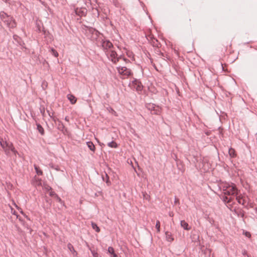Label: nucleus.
Masks as SVG:
<instances>
[{
	"instance_id": "obj_1",
	"label": "nucleus",
	"mask_w": 257,
	"mask_h": 257,
	"mask_svg": "<svg viewBox=\"0 0 257 257\" xmlns=\"http://www.w3.org/2000/svg\"><path fill=\"white\" fill-rule=\"evenodd\" d=\"M0 18L10 28H14L17 26V24L14 18L4 12H0Z\"/></svg>"
},
{
	"instance_id": "obj_2",
	"label": "nucleus",
	"mask_w": 257,
	"mask_h": 257,
	"mask_svg": "<svg viewBox=\"0 0 257 257\" xmlns=\"http://www.w3.org/2000/svg\"><path fill=\"white\" fill-rule=\"evenodd\" d=\"M0 145L7 154H9L11 152L16 154V151L11 142L1 140Z\"/></svg>"
},
{
	"instance_id": "obj_3",
	"label": "nucleus",
	"mask_w": 257,
	"mask_h": 257,
	"mask_svg": "<svg viewBox=\"0 0 257 257\" xmlns=\"http://www.w3.org/2000/svg\"><path fill=\"white\" fill-rule=\"evenodd\" d=\"M117 70L118 73L121 76V78L123 79L127 78L132 75L131 70L126 67L119 66L117 67Z\"/></svg>"
},
{
	"instance_id": "obj_4",
	"label": "nucleus",
	"mask_w": 257,
	"mask_h": 257,
	"mask_svg": "<svg viewBox=\"0 0 257 257\" xmlns=\"http://www.w3.org/2000/svg\"><path fill=\"white\" fill-rule=\"evenodd\" d=\"M108 55H109V56H108L109 58L114 63H116L120 59V58L117 57V55L116 53L114 51H113L112 50H110Z\"/></svg>"
},
{
	"instance_id": "obj_5",
	"label": "nucleus",
	"mask_w": 257,
	"mask_h": 257,
	"mask_svg": "<svg viewBox=\"0 0 257 257\" xmlns=\"http://www.w3.org/2000/svg\"><path fill=\"white\" fill-rule=\"evenodd\" d=\"M132 85L133 88L136 89L137 91H141L143 88V86L142 83L137 80L133 81L132 82Z\"/></svg>"
},
{
	"instance_id": "obj_6",
	"label": "nucleus",
	"mask_w": 257,
	"mask_h": 257,
	"mask_svg": "<svg viewBox=\"0 0 257 257\" xmlns=\"http://www.w3.org/2000/svg\"><path fill=\"white\" fill-rule=\"evenodd\" d=\"M102 46L104 49L106 50H111L113 48V45L112 43L108 40L103 41L102 43Z\"/></svg>"
},
{
	"instance_id": "obj_7",
	"label": "nucleus",
	"mask_w": 257,
	"mask_h": 257,
	"mask_svg": "<svg viewBox=\"0 0 257 257\" xmlns=\"http://www.w3.org/2000/svg\"><path fill=\"white\" fill-rule=\"evenodd\" d=\"M230 193H233V196H236L238 194V190L235 185L229 186L227 188Z\"/></svg>"
},
{
	"instance_id": "obj_8",
	"label": "nucleus",
	"mask_w": 257,
	"mask_h": 257,
	"mask_svg": "<svg viewBox=\"0 0 257 257\" xmlns=\"http://www.w3.org/2000/svg\"><path fill=\"white\" fill-rule=\"evenodd\" d=\"M75 13L80 16H82L83 15H85L86 10L85 9H76L75 10Z\"/></svg>"
},
{
	"instance_id": "obj_9",
	"label": "nucleus",
	"mask_w": 257,
	"mask_h": 257,
	"mask_svg": "<svg viewBox=\"0 0 257 257\" xmlns=\"http://www.w3.org/2000/svg\"><path fill=\"white\" fill-rule=\"evenodd\" d=\"M223 201L225 203L228 204L229 205H231L232 204V201L233 200V198L232 197H227V196H224L223 198Z\"/></svg>"
},
{
	"instance_id": "obj_10",
	"label": "nucleus",
	"mask_w": 257,
	"mask_h": 257,
	"mask_svg": "<svg viewBox=\"0 0 257 257\" xmlns=\"http://www.w3.org/2000/svg\"><path fill=\"white\" fill-rule=\"evenodd\" d=\"M67 98L70 100L71 104H74L76 102V98L72 94L67 95Z\"/></svg>"
},
{
	"instance_id": "obj_11",
	"label": "nucleus",
	"mask_w": 257,
	"mask_h": 257,
	"mask_svg": "<svg viewBox=\"0 0 257 257\" xmlns=\"http://www.w3.org/2000/svg\"><path fill=\"white\" fill-rule=\"evenodd\" d=\"M181 226L186 230H189L190 229V227L189 226L188 223L186 222L185 220L181 221Z\"/></svg>"
},
{
	"instance_id": "obj_12",
	"label": "nucleus",
	"mask_w": 257,
	"mask_h": 257,
	"mask_svg": "<svg viewBox=\"0 0 257 257\" xmlns=\"http://www.w3.org/2000/svg\"><path fill=\"white\" fill-rule=\"evenodd\" d=\"M45 201H46V202L47 203L46 205V207L47 208H50L51 207L52 203V199L46 196L45 197Z\"/></svg>"
},
{
	"instance_id": "obj_13",
	"label": "nucleus",
	"mask_w": 257,
	"mask_h": 257,
	"mask_svg": "<svg viewBox=\"0 0 257 257\" xmlns=\"http://www.w3.org/2000/svg\"><path fill=\"white\" fill-rule=\"evenodd\" d=\"M107 251L112 255V257H118V255L114 252V249L112 247H108Z\"/></svg>"
},
{
	"instance_id": "obj_14",
	"label": "nucleus",
	"mask_w": 257,
	"mask_h": 257,
	"mask_svg": "<svg viewBox=\"0 0 257 257\" xmlns=\"http://www.w3.org/2000/svg\"><path fill=\"white\" fill-rule=\"evenodd\" d=\"M134 163H135V165L134 164L133 162H130V165H131L132 166V167L134 169V170H135L136 173L138 174V173L136 170V166H137L138 167L139 170H141L140 165L138 163V162H137V161L134 162Z\"/></svg>"
},
{
	"instance_id": "obj_15",
	"label": "nucleus",
	"mask_w": 257,
	"mask_h": 257,
	"mask_svg": "<svg viewBox=\"0 0 257 257\" xmlns=\"http://www.w3.org/2000/svg\"><path fill=\"white\" fill-rule=\"evenodd\" d=\"M161 112V109L159 106L154 107L153 110H152V113L156 114H159Z\"/></svg>"
},
{
	"instance_id": "obj_16",
	"label": "nucleus",
	"mask_w": 257,
	"mask_h": 257,
	"mask_svg": "<svg viewBox=\"0 0 257 257\" xmlns=\"http://www.w3.org/2000/svg\"><path fill=\"white\" fill-rule=\"evenodd\" d=\"M165 235L166 239L168 241H172L174 240V238L171 237V233L169 232L168 231L165 232Z\"/></svg>"
},
{
	"instance_id": "obj_17",
	"label": "nucleus",
	"mask_w": 257,
	"mask_h": 257,
	"mask_svg": "<svg viewBox=\"0 0 257 257\" xmlns=\"http://www.w3.org/2000/svg\"><path fill=\"white\" fill-rule=\"evenodd\" d=\"M87 145L91 151H94L95 146L92 142H87Z\"/></svg>"
},
{
	"instance_id": "obj_18",
	"label": "nucleus",
	"mask_w": 257,
	"mask_h": 257,
	"mask_svg": "<svg viewBox=\"0 0 257 257\" xmlns=\"http://www.w3.org/2000/svg\"><path fill=\"white\" fill-rule=\"evenodd\" d=\"M91 226H92V228L93 229H94L97 232H99L100 231V230L99 227L97 226V225L95 223L92 222Z\"/></svg>"
},
{
	"instance_id": "obj_19",
	"label": "nucleus",
	"mask_w": 257,
	"mask_h": 257,
	"mask_svg": "<svg viewBox=\"0 0 257 257\" xmlns=\"http://www.w3.org/2000/svg\"><path fill=\"white\" fill-rule=\"evenodd\" d=\"M37 130L39 131V132L42 135H43L44 134V130L43 128V127L40 124H38L37 125Z\"/></svg>"
},
{
	"instance_id": "obj_20",
	"label": "nucleus",
	"mask_w": 257,
	"mask_h": 257,
	"mask_svg": "<svg viewBox=\"0 0 257 257\" xmlns=\"http://www.w3.org/2000/svg\"><path fill=\"white\" fill-rule=\"evenodd\" d=\"M34 167H35V169L36 170L37 174L38 175H42L43 174V172L40 169V168L38 166H36V165H34Z\"/></svg>"
},
{
	"instance_id": "obj_21",
	"label": "nucleus",
	"mask_w": 257,
	"mask_h": 257,
	"mask_svg": "<svg viewBox=\"0 0 257 257\" xmlns=\"http://www.w3.org/2000/svg\"><path fill=\"white\" fill-rule=\"evenodd\" d=\"M228 153L231 158H233L236 155L235 150L232 148L229 149Z\"/></svg>"
},
{
	"instance_id": "obj_22",
	"label": "nucleus",
	"mask_w": 257,
	"mask_h": 257,
	"mask_svg": "<svg viewBox=\"0 0 257 257\" xmlns=\"http://www.w3.org/2000/svg\"><path fill=\"white\" fill-rule=\"evenodd\" d=\"M176 165L178 167V168L181 170L182 171H184L183 167L182 165L183 162H176Z\"/></svg>"
},
{
	"instance_id": "obj_23",
	"label": "nucleus",
	"mask_w": 257,
	"mask_h": 257,
	"mask_svg": "<svg viewBox=\"0 0 257 257\" xmlns=\"http://www.w3.org/2000/svg\"><path fill=\"white\" fill-rule=\"evenodd\" d=\"M108 146L110 148H116L117 147V145L115 142H111L108 144Z\"/></svg>"
},
{
	"instance_id": "obj_24",
	"label": "nucleus",
	"mask_w": 257,
	"mask_h": 257,
	"mask_svg": "<svg viewBox=\"0 0 257 257\" xmlns=\"http://www.w3.org/2000/svg\"><path fill=\"white\" fill-rule=\"evenodd\" d=\"M51 52L52 55H53L55 57H58V53L53 48H52L51 49Z\"/></svg>"
},
{
	"instance_id": "obj_25",
	"label": "nucleus",
	"mask_w": 257,
	"mask_h": 257,
	"mask_svg": "<svg viewBox=\"0 0 257 257\" xmlns=\"http://www.w3.org/2000/svg\"><path fill=\"white\" fill-rule=\"evenodd\" d=\"M156 228L157 229V232H159L160 231V222L159 220H157L156 222Z\"/></svg>"
},
{
	"instance_id": "obj_26",
	"label": "nucleus",
	"mask_w": 257,
	"mask_h": 257,
	"mask_svg": "<svg viewBox=\"0 0 257 257\" xmlns=\"http://www.w3.org/2000/svg\"><path fill=\"white\" fill-rule=\"evenodd\" d=\"M236 199L237 202H238V203L241 204L242 205L244 204V201L243 200L242 201V199L241 198H240L239 197H236Z\"/></svg>"
},
{
	"instance_id": "obj_27",
	"label": "nucleus",
	"mask_w": 257,
	"mask_h": 257,
	"mask_svg": "<svg viewBox=\"0 0 257 257\" xmlns=\"http://www.w3.org/2000/svg\"><path fill=\"white\" fill-rule=\"evenodd\" d=\"M68 247L69 248V249H70V250L71 252H72V251L76 252V251H75V250H74V247H73V245H72L71 244L69 243V244H68Z\"/></svg>"
},
{
	"instance_id": "obj_28",
	"label": "nucleus",
	"mask_w": 257,
	"mask_h": 257,
	"mask_svg": "<svg viewBox=\"0 0 257 257\" xmlns=\"http://www.w3.org/2000/svg\"><path fill=\"white\" fill-rule=\"evenodd\" d=\"M224 194L228 196H233V193H230L227 189L225 190Z\"/></svg>"
},
{
	"instance_id": "obj_29",
	"label": "nucleus",
	"mask_w": 257,
	"mask_h": 257,
	"mask_svg": "<svg viewBox=\"0 0 257 257\" xmlns=\"http://www.w3.org/2000/svg\"><path fill=\"white\" fill-rule=\"evenodd\" d=\"M55 198H56V200L60 203L61 204H63L64 205V202L62 200V199L58 196V195H57Z\"/></svg>"
},
{
	"instance_id": "obj_30",
	"label": "nucleus",
	"mask_w": 257,
	"mask_h": 257,
	"mask_svg": "<svg viewBox=\"0 0 257 257\" xmlns=\"http://www.w3.org/2000/svg\"><path fill=\"white\" fill-rule=\"evenodd\" d=\"M49 195L51 196V197H54L55 198L58 195L57 194L55 193V192L54 191H51L50 193H49Z\"/></svg>"
},
{
	"instance_id": "obj_31",
	"label": "nucleus",
	"mask_w": 257,
	"mask_h": 257,
	"mask_svg": "<svg viewBox=\"0 0 257 257\" xmlns=\"http://www.w3.org/2000/svg\"><path fill=\"white\" fill-rule=\"evenodd\" d=\"M106 178H107V180L106 181V183L108 185H109L110 184V182L109 180L108 176H107V175L106 174Z\"/></svg>"
},
{
	"instance_id": "obj_32",
	"label": "nucleus",
	"mask_w": 257,
	"mask_h": 257,
	"mask_svg": "<svg viewBox=\"0 0 257 257\" xmlns=\"http://www.w3.org/2000/svg\"><path fill=\"white\" fill-rule=\"evenodd\" d=\"M200 163H201V165L204 166L205 164H207V165H208V163L209 162H204V161H202V162H200Z\"/></svg>"
},
{
	"instance_id": "obj_33",
	"label": "nucleus",
	"mask_w": 257,
	"mask_h": 257,
	"mask_svg": "<svg viewBox=\"0 0 257 257\" xmlns=\"http://www.w3.org/2000/svg\"><path fill=\"white\" fill-rule=\"evenodd\" d=\"M175 204H178V203H179V199L177 198L176 197H175Z\"/></svg>"
},
{
	"instance_id": "obj_34",
	"label": "nucleus",
	"mask_w": 257,
	"mask_h": 257,
	"mask_svg": "<svg viewBox=\"0 0 257 257\" xmlns=\"http://www.w3.org/2000/svg\"><path fill=\"white\" fill-rule=\"evenodd\" d=\"M149 197V196L146 194H144V198L146 199H148V198Z\"/></svg>"
},
{
	"instance_id": "obj_35",
	"label": "nucleus",
	"mask_w": 257,
	"mask_h": 257,
	"mask_svg": "<svg viewBox=\"0 0 257 257\" xmlns=\"http://www.w3.org/2000/svg\"><path fill=\"white\" fill-rule=\"evenodd\" d=\"M92 253L93 254V255L94 256V257H97V256L98 255V254L97 253H94L92 251Z\"/></svg>"
},
{
	"instance_id": "obj_36",
	"label": "nucleus",
	"mask_w": 257,
	"mask_h": 257,
	"mask_svg": "<svg viewBox=\"0 0 257 257\" xmlns=\"http://www.w3.org/2000/svg\"><path fill=\"white\" fill-rule=\"evenodd\" d=\"M245 235H246V236H250V234L248 232H246Z\"/></svg>"
},
{
	"instance_id": "obj_37",
	"label": "nucleus",
	"mask_w": 257,
	"mask_h": 257,
	"mask_svg": "<svg viewBox=\"0 0 257 257\" xmlns=\"http://www.w3.org/2000/svg\"><path fill=\"white\" fill-rule=\"evenodd\" d=\"M9 0H4V1L6 2V3H7L8 2Z\"/></svg>"
},
{
	"instance_id": "obj_38",
	"label": "nucleus",
	"mask_w": 257,
	"mask_h": 257,
	"mask_svg": "<svg viewBox=\"0 0 257 257\" xmlns=\"http://www.w3.org/2000/svg\"><path fill=\"white\" fill-rule=\"evenodd\" d=\"M49 187V190H51L52 189L51 187Z\"/></svg>"
},
{
	"instance_id": "obj_39",
	"label": "nucleus",
	"mask_w": 257,
	"mask_h": 257,
	"mask_svg": "<svg viewBox=\"0 0 257 257\" xmlns=\"http://www.w3.org/2000/svg\"><path fill=\"white\" fill-rule=\"evenodd\" d=\"M14 214H16V211H15L13 213Z\"/></svg>"
},
{
	"instance_id": "obj_40",
	"label": "nucleus",
	"mask_w": 257,
	"mask_h": 257,
	"mask_svg": "<svg viewBox=\"0 0 257 257\" xmlns=\"http://www.w3.org/2000/svg\"><path fill=\"white\" fill-rule=\"evenodd\" d=\"M102 178H103V181H105L104 178V177H102Z\"/></svg>"
}]
</instances>
